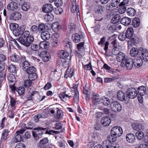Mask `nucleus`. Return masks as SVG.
I'll return each mask as SVG.
<instances>
[{
    "label": "nucleus",
    "mask_w": 148,
    "mask_h": 148,
    "mask_svg": "<svg viewBox=\"0 0 148 148\" xmlns=\"http://www.w3.org/2000/svg\"><path fill=\"white\" fill-rule=\"evenodd\" d=\"M36 71V69L33 66L30 67V66L29 67V69H27V71H25L27 73L29 74L30 73H34Z\"/></svg>",
    "instance_id": "nucleus-60"
},
{
    "label": "nucleus",
    "mask_w": 148,
    "mask_h": 148,
    "mask_svg": "<svg viewBox=\"0 0 148 148\" xmlns=\"http://www.w3.org/2000/svg\"><path fill=\"white\" fill-rule=\"evenodd\" d=\"M30 29L33 33H37L39 32L38 27L35 25L32 26Z\"/></svg>",
    "instance_id": "nucleus-58"
},
{
    "label": "nucleus",
    "mask_w": 148,
    "mask_h": 148,
    "mask_svg": "<svg viewBox=\"0 0 148 148\" xmlns=\"http://www.w3.org/2000/svg\"><path fill=\"white\" fill-rule=\"evenodd\" d=\"M10 29L13 30L14 32V30H17L18 28V25L16 23H12L10 25Z\"/></svg>",
    "instance_id": "nucleus-51"
},
{
    "label": "nucleus",
    "mask_w": 148,
    "mask_h": 148,
    "mask_svg": "<svg viewBox=\"0 0 148 148\" xmlns=\"http://www.w3.org/2000/svg\"><path fill=\"white\" fill-rule=\"evenodd\" d=\"M121 66L125 67L128 70L132 68L133 64L135 67L139 68L141 67L143 63L142 59L140 57L136 58L133 61L132 58H127L124 53H122L121 54Z\"/></svg>",
    "instance_id": "nucleus-1"
},
{
    "label": "nucleus",
    "mask_w": 148,
    "mask_h": 148,
    "mask_svg": "<svg viewBox=\"0 0 148 148\" xmlns=\"http://www.w3.org/2000/svg\"><path fill=\"white\" fill-rule=\"evenodd\" d=\"M133 128L135 130L139 131L142 129L141 125L138 123H133L132 124Z\"/></svg>",
    "instance_id": "nucleus-37"
},
{
    "label": "nucleus",
    "mask_w": 148,
    "mask_h": 148,
    "mask_svg": "<svg viewBox=\"0 0 148 148\" xmlns=\"http://www.w3.org/2000/svg\"><path fill=\"white\" fill-rule=\"evenodd\" d=\"M26 145L23 143H19L16 144L15 148H25Z\"/></svg>",
    "instance_id": "nucleus-64"
},
{
    "label": "nucleus",
    "mask_w": 148,
    "mask_h": 148,
    "mask_svg": "<svg viewBox=\"0 0 148 148\" xmlns=\"http://www.w3.org/2000/svg\"><path fill=\"white\" fill-rule=\"evenodd\" d=\"M72 39L74 42H78L80 41V36L77 33H74L73 34Z\"/></svg>",
    "instance_id": "nucleus-31"
},
{
    "label": "nucleus",
    "mask_w": 148,
    "mask_h": 148,
    "mask_svg": "<svg viewBox=\"0 0 148 148\" xmlns=\"http://www.w3.org/2000/svg\"><path fill=\"white\" fill-rule=\"evenodd\" d=\"M22 37L24 38H26L27 37H29L31 36H29V32L27 30L24 31L23 30V33L22 35Z\"/></svg>",
    "instance_id": "nucleus-59"
},
{
    "label": "nucleus",
    "mask_w": 148,
    "mask_h": 148,
    "mask_svg": "<svg viewBox=\"0 0 148 148\" xmlns=\"http://www.w3.org/2000/svg\"><path fill=\"white\" fill-rule=\"evenodd\" d=\"M111 122L110 118L108 116L103 117L101 119V123L104 126L109 125Z\"/></svg>",
    "instance_id": "nucleus-13"
},
{
    "label": "nucleus",
    "mask_w": 148,
    "mask_h": 148,
    "mask_svg": "<svg viewBox=\"0 0 148 148\" xmlns=\"http://www.w3.org/2000/svg\"><path fill=\"white\" fill-rule=\"evenodd\" d=\"M127 12L128 15L131 16H134L136 14V11L133 8H130L127 9Z\"/></svg>",
    "instance_id": "nucleus-35"
},
{
    "label": "nucleus",
    "mask_w": 148,
    "mask_h": 148,
    "mask_svg": "<svg viewBox=\"0 0 148 148\" xmlns=\"http://www.w3.org/2000/svg\"><path fill=\"white\" fill-rule=\"evenodd\" d=\"M128 2V0H123L121 2V14H123L126 11L127 4Z\"/></svg>",
    "instance_id": "nucleus-16"
},
{
    "label": "nucleus",
    "mask_w": 148,
    "mask_h": 148,
    "mask_svg": "<svg viewBox=\"0 0 148 148\" xmlns=\"http://www.w3.org/2000/svg\"><path fill=\"white\" fill-rule=\"evenodd\" d=\"M109 41L113 44L114 46L116 43V37L115 35H113L112 36L110 37L109 39Z\"/></svg>",
    "instance_id": "nucleus-49"
},
{
    "label": "nucleus",
    "mask_w": 148,
    "mask_h": 148,
    "mask_svg": "<svg viewBox=\"0 0 148 148\" xmlns=\"http://www.w3.org/2000/svg\"><path fill=\"white\" fill-rule=\"evenodd\" d=\"M32 84V82L29 79L25 80L24 83V86L26 87H29Z\"/></svg>",
    "instance_id": "nucleus-57"
},
{
    "label": "nucleus",
    "mask_w": 148,
    "mask_h": 148,
    "mask_svg": "<svg viewBox=\"0 0 148 148\" xmlns=\"http://www.w3.org/2000/svg\"><path fill=\"white\" fill-rule=\"evenodd\" d=\"M8 71L11 73H14L16 71V68L14 65L12 64L8 66Z\"/></svg>",
    "instance_id": "nucleus-47"
},
{
    "label": "nucleus",
    "mask_w": 148,
    "mask_h": 148,
    "mask_svg": "<svg viewBox=\"0 0 148 148\" xmlns=\"http://www.w3.org/2000/svg\"><path fill=\"white\" fill-rule=\"evenodd\" d=\"M131 21V19L126 17H123L121 19V23L125 26L128 25L130 23Z\"/></svg>",
    "instance_id": "nucleus-24"
},
{
    "label": "nucleus",
    "mask_w": 148,
    "mask_h": 148,
    "mask_svg": "<svg viewBox=\"0 0 148 148\" xmlns=\"http://www.w3.org/2000/svg\"><path fill=\"white\" fill-rule=\"evenodd\" d=\"M136 136L138 139L140 140L143 138L144 136V133L141 131H138L136 134Z\"/></svg>",
    "instance_id": "nucleus-41"
},
{
    "label": "nucleus",
    "mask_w": 148,
    "mask_h": 148,
    "mask_svg": "<svg viewBox=\"0 0 148 148\" xmlns=\"http://www.w3.org/2000/svg\"><path fill=\"white\" fill-rule=\"evenodd\" d=\"M53 7L50 4H46L43 5L42 8V11L45 12H49L53 10Z\"/></svg>",
    "instance_id": "nucleus-14"
},
{
    "label": "nucleus",
    "mask_w": 148,
    "mask_h": 148,
    "mask_svg": "<svg viewBox=\"0 0 148 148\" xmlns=\"http://www.w3.org/2000/svg\"><path fill=\"white\" fill-rule=\"evenodd\" d=\"M18 8L17 3L15 2H12L10 3L8 5L7 9L10 11H14L17 10Z\"/></svg>",
    "instance_id": "nucleus-10"
},
{
    "label": "nucleus",
    "mask_w": 148,
    "mask_h": 148,
    "mask_svg": "<svg viewBox=\"0 0 148 148\" xmlns=\"http://www.w3.org/2000/svg\"><path fill=\"white\" fill-rule=\"evenodd\" d=\"M51 27L53 30L55 32L57 31L60 27V24L57 22H56L52 23Z\"/></svg>",
    "instance_id": "nucleus-42"
},
{
    "label": "nucleus",
    "mask_w": 148,
    "mask_h": 148,
    "mask_svg": "<svg viewBox=\"0 0 148 148\" xmlns=\"http://www.w3.org/2000/svg\"><path fill=\"white\" fill-rule=\"evenodd\" d=\"M102 99L101 103H102L104 106H107L110 104V101L108 98L104 97H102Z\"/></svg>",
    "instance_id": "nucleus-36"
},
{
    "label": "nucleus",
    "mask_w": 148,
    "mask_h": 148,
    "mask_svg": "<svg viewBox=\"0 0 148 148\" xmlns=\"http://www.w3.org/2000/svg\"><path fill=\"white\" fill-rule=\"evenodd\" d=\"M71 60V56H69V58L63 59V63H62V66L66 67L68 66L69 62Z\"/></svg>",
    "instance_id": "nucleus-43"
},
{
    "label": "nucleus",
    "mask_w": 148,
    "mask_h": 148,
    "mask_svg": "<svg viewBox=\"0 0 148 148\" xmlns=\"http://www.w3.org/2000/svg\"><path fill=\"white\" fill-rule=\"evenodd\" d=\"M97 13L102 14L103 12V8L101 6H99L95 10Z\"/></svg>",
    "instance_id": "nucleus-63"
},
{
    "label": "nucleus",
    "mask_w": 148,
    "mask_h": 148,
    "mask_svg": "<svg viewBox=\"0 0 148 148\" xmlns=\"http://www.w3.org/2000/svg\"><path fill=\"white\" fill-rule=\"evenodd\" d=\"M34 40V38L32 36H30L26 38H20L18 39L19 42L26 47H29L32 43Z\"/></svg>",
    "instance_id": "nucleus-3"
},
{
    "label": "nucleus",
    "mask_w": 148,
    "mask_h": 148,
    "mask_svg": "<svg viewBox=\"0 0 148 148\" xmlns=\"http://www.w3.org/2000/svg\"><path fill=\"white\" fill-rule=\"evenodd\" d=\"M59 96L60 99L64 102H66L67 100H68L70 97H72V96H70L64 92L60 93L59 95Z\"/></svg>",
    "instance_id": "nucleus-17"
},
{
    "label": "nucleus",
    "mask_w": 148,
    "mask_h": 148,
    "mask_svg": "<svg viewBox=\"0 0 148 148\" xmlns=\"http://www.w3.org/2000/svg\"><path fill=\"white\" fill-rule=\"evenodd\" d=\"M120 21V16L119 14H117L115 15L111 20V22L113 23L116 24L118 23Z\"/></svg>",
    "instance_id": "nucleus-32"
},
{
    "label": "nucleus",
    "mask_w": 148,
    "mask_h": 148,
    "mask_svg": "<svg viewBox=\"0 0 148 148\" xmlns=\"http://www.w3.org/2000/svg\"><path fill=\"white\" fill-rule=\"evenodd\" d=\"M74 92L75 93L74 95L73 100L75 103H77L79 101V92L76 91Z\"/></svg>",
    "instance_id": "nucleus-54"
},
{
    "label": "nucleus",
    "mask_w": 148,
    "mask_h": 148,
    "mask_svg": "<svg viewBox=\"0 0 148 148\" xmlns=\"http://www.w3.org/2000/svg\"><path fill=\"white\" fill-rule=\"evenodd\" d=\"M45 128H44L40 127H36L34 128V130H36L35 132H33V135L34 137L36 138V139L40 138V136L43 134L42 130H44Z\"/></svg>",
    "instance_id": "nucleus-5"
},
{
    "label": "nucleus",
    "mask_w": 148,
    "mask_h": 148,
    "mask_svg": "<svg viewBox=\"0 0 148 148\" xmlns=\"http://www.w3.org/2000/svg\"><path fill=\"white\" fill-rule=\"evenodd\" d=\"M134 33L133 29L132 27L128 28L125 33L126 37L128 38H130L133 36Z\"/></svg>",
    "instance_id": "nucleus-20"
},
{
    "label": "nucleus",
    "mask_w": 148,
    "mask_h": 148,
    "mask_svg": "<svg viewBox=\"0 0 148 148\" xmlns=\"http://www.w3.org/2000/svg\"><path fill=\"white\" fill-rule=\"evenodd\" d=\"M38 92L36 91H34L32 93L29 94L27 95V97L28 100H32L33 97L35 94H38Z\"/></svg>",
    "instance_id": "nucleus-53"
},
{
    "label": "nucleus",
    "mask_w": 148,
    "mask_h": 148,
    "mask_svg": "<svg viewBox=\"0 0 148 148\" xmlns=\"http://www.w3.org/2000/svg\"><path fill=\"white\" fill-rule=\"evenodd\" d=\"M112 143L108 140L104 141L103 143V145L104 147L106 148H110Z\"/></svg>",
    "instance_id": "nucleus-50"
},
{
    "label": "nucleus",
    "mask_w": 148,
    "mask_h": 148,
    "mask_svg": "<svg viewBox=\"0 0 148 148\" xmlns=\"http://www.w3.org/2000/svg\"><path fill=\"white\" fill-rule=\"evenodd\" d=\"M58 75L59 73L57 71H52L50 74L49 79L51 80H56L59 78Z\"/></svg>",
    "instance_id": "nucleus-21"
},
{
    "label": "nucleus",
    "mask_w": 148,
    "mask_h": 148,
    "mask_svg": "<svg viewBox=\"0 0 148 148\" xmlns=\"http://www.w3.org/2000/svg\"><path fill=\"white\" fill-rule=\"evenodd\" d=\"M25 130L22 129L20 130L17 131L16 132V135L15 136L14 139V141L15 143L21 141L23 139V137L21 135L25 131Z\"/></svg>",
    "instance_id": "nucleus-6"
},
{
    "label": "nucleus",
    "mask_w": 148,
    "mask_h": 148,
    "mask_svg": "<svg viewBox=\"0 0 148 148\" xmlns=\"http://www.w3.org/2000/svg\"><path fill=\"white\" fill-rule=\"evenodd\" d=\"M126 138L127 141L130 143H132L135 140L134 135L131 133L127 134Z\"/></svg>",
    "instance_id": "nucleus-18"
},
{
    "label": "nucleus",
    "mask_w": 148,
    "mask_h": 148,
    "mask_svg": "<svg viewBox=\"0 0 148 148\" xmlns=\"http://www.w3.org/2000/svg\"><path fill=\"white\" fill-rule=\"evenodd\" d=\"M10 84L14 83L15 82L16 78L15 76L12 74H10L8 77Z\"/></svg>",
    "instance_id": "nucleus-40"
},
{
    "label": "nucleus",
    "mask_w": 148,
    "mask_h": 148,
    "mask_svg": "<svg viewBox=\"0 0 148 148\" xmlns=\"http://www.w3.org/2000/svg\"><path fill=\"white\" fill-rule=\"evenodd\" d=\"M127 96H125V94L123 92H121V95H122V98L121 100L122 101H124L125 103H127L129 102V99H133L135 98L137 95L138 92L136 89L133 88H128L126 92Z\"/></svg>",
    "instance_id": "nucleus-2"
},
{
    "label": "nucleus",
    "mask_w": 148,
    "mask_h": 148,
    "mask_svg": "<svg viewBox=\"0 0 148 148\" xmlns=\"http://www.w3.org/2000/svg\"><path fill=\"white\" fill-rule=\"evenodd\" d=\"M78 86L77 84H73L70 87L71 91L73 92H75L76 91H78L77 90Z\"/></svg>",
    "instance_id": "nucleus-55"
},
{
    "label": "nucleus",
    "mask_w": 148,
    "mask_h": 148,
    "mask_svg": "<svg viewBox=\"0 0 148 148\" xmlns=\"http://www.w3.org/2000/svg\"><path fill=\"white\" fill-rule=\"evenodd\" d=\"M49 45V42L44 41L40 43L39 47L42 49H47Z\"/></svg>",
    "instance_id": "nucleus-33"
},
{
    "label": "nucleus",
    "mask_w": 148,
    "mask_h": 148,
    "mask_svg": "<svg viewBox=\"0 0 148 148\" xmlns=\"http://www.w3.org/2000/svg\"><path fill=\"white\" fill-rule=\"evenodd\" d=\"M44 18L47 22L51 21L53 20L54 16L51 13H47L45 15Z\"/></svg>",
    "instance_id": "nucleus-34"
},
{
    "label": "nucleus",
    "mask_w": 148,
    "mask_h": 148,
    "mask_svg": "<svg viewBox=\"0 0 148 148\" xmlns=\"http://www.w3.org/2000/svg\"><path fill=\"white\" fill-rule=\"evenodd\" d=\"M138 42V40L134 38H131L128 41V47L129 49H130L134 45L137 44Z\"/></svg>",
    "instance_id": "nucleus-22"
},
{
    "label": "nucleus",
    "mask_w": 148,
    "mask_h": 148,
    "mask_svg": "<svg viewBox=\"0 0 148 148\" xmlns=\"http://www.w3.org/2000/svg\"><path fill=\"white\" fill-rule=\"evenodd\" d=\"M140 24V20L138 18H134L132 21V25L135 28L138 27Z\"/></svg>",
    "instance_id": "nucleus-27"
},
{
    "label": "nucleus",
    "mask_w": 148,
    "mask_h": 148,
    "mask_svg": "<svg viewBox=\"0 0 148 148\" xmlns=\"http://www.w3.org/2000/svg\"><path fill=\"white\" fill-rule=\"evenodd\" d=\"M139 54L141 55L145 61H148V51L145 49L140 47L139 49Z\"/></svg>",
    "instance_id": "nucleus-7"
},
{
    "label": "nucleus",
    "mask_w": 148,
    "mask_h": 148,
    "mask_svg": "<svg viewBox=\"0 0 148 148\" xmlns=\"http://www.w3.org/2000/svg\"><path fill=\"white\" fill-rule=\"evenodd\" d=\"M63 45L66 48H69L71 49L72 47L71 43L68 41V39H65L63 41Z\"/></svg>",
    "instance_id": "nucleus-39"
},
{
    "label": "nucleus",
    "mask_w": 148,
    "mask_h": 148,
    "mask_svg": "<svg viewBox=\"0 0 148 148\" xmlns=\"http://www.w3.org/2000/svg\"><path fill=\"white\" fill-rule=\"evenodd\" d=\"M91 99L94 105H97L101 103L102 99V97H100L99 94L95 92H93L92 94Z\"/></svg>",
    "instance_id": "nucleus-4"
},
{
    "label": "nucleus",
    "mask_w": 148,
    "mask_h": 148,
    "mask_svg": "<svg viewBox=\"0 0 148 148\" xmlns=\"http://www.w3.org/2000/svg\"><path fill=\"white\" fill-rule=\"evenodd\" d=\"M117 138L118 137L117 136H116L111 134L110 135H109L108 136L107 138L108 140L112 143L115 141Z\"/></svg>",
    "instance_id": "nucleus-46"
},
{
    "label": "nucleus",
    "mask_w": 148,
    "mask_h": 148,
    "mask_svg": "<svg viewBox=\"0 0 148 148\" xmlns=\"http://www.w3.org/2000/svg\"><path fill=\"white\" fill-rule=\"evenodd\" d=\"M77 48L79 51H82L84 49V42H80L77 45Z\"/></svg>",
    "instance_id": "nucleus-61"
},
{
    "label": "nucleus",
    "mask_w": 148,
    "mask_h": 148,
    "mask_svg": "<svg viewBox=\"0 0 148 148\" xmlns=\"http://www.w3.org/2000/svg\"><path fill=\"white\" fill-rule=\"evenodd\" d=\"M120 127L115 126L113 127L111 131V134L115 136H117L118 138L119 137V133L120 132Z\"/></svg>",
    "instance_id": "nucleus-15"
},
{
    "label": "nucleus",
    "mask_w": 148,
    "mask_h": 148,
    "mask_svg": "<svg viewBox=\"0 0 148 148\" xmlns=\"http://www.w3.org/2000/svg\"><path fill=\"white\" fill-rule=\"evenodd\" d=\"M19 58L18 56L13 55L11 56V60L13 62H17L19 60Z\"/></svg>",
    "instance_id": "nucleus-52"
},
{
    "label": "nucleus",
    "mask_w": 148,
    "mask_h": 148,
    "mask_svg": "<svg viewBox=\"0 0 148 148\" xmlns=\"http://www.w3.org/2000/svg\"><path fill=\"white\" fill-rule=\"evenodd\" d=\"M146 88L144 86H140L138 89V92L140 95H144L146 93Z\"/></svg>",
    "instance_id": "nucleus-26"
},
{
    "label": "nucleus",
    "mask_w": 148,
    "mask_h": 148,
    "mask_svg": "<svg viewBox=\"0 0 148 148\" xmlns=\"http://www.w3.org/2000/svg\"><path fill=\"white\" fill-rule=\"evenodd\" d=\"M139 54V49L135 47L132 48L130 51V54L132 57H135Z\"/></svg>",
    "instance_id": "nucleus-25"
},
{
    "label": "nucleus",
    "mask_w": 148,
    "mask_h": 148,
    "mask_svg": "<svg viewBox=\"0 0 148 148\" xmlns=\"http://www.w3.org/2000/svg\"><path fill=\"white\" fill-rule=\"evenodd\" d=\"M23 30V29L18 28L17 30H14L13 32L16 36H22Z\"/></svg>",
    "instance_id": "nucleus-38"
},
{
    "label": "nucleus",
    "mask_w": 148,
    "mask_h": 148,
    "mask_svg": "<svg viewBox=\"0 0 148 148\" xmlns=\"http://www.w3.org/2000/svg\"><path fill=\"white\" fill-rule=\"evenodd\" d=\"M120 0H112L111 3V5L112 7H115L119 4V6L116 7V10L119 11L120 8V3L119 4Z\"/></svg>",
    "instance_id": "nucleus-23"
},
{
    "label": "nucleus",
    "mask_w": 148,
    "mask_h": 148,
    "mask_svg": "<svg viewBox=\"0 0 148 148\" xmlns=\"http://www.w3.org/2000/svg\"><path fill=\"white\" fill-rule=\"evenodd\" d=\"M58 54V57L60 58L64 59L69 58V53L64 50H60Z\"/></svg>",
    "instance_id": "nucleus-9"
},
{
    "label": "nucleus",
    "mask_w": 148,
    "mask_h": 148,
    "mask_svg": "<svg viewBox=\"0 0 148 148\" xmlns=\"http://www.w3.org/2000/svg\"><path fill=\"white\" fill-rule=\"evenodd\" d=\"M52 127L56 130H59L62 128L61 124L59 123H56L53 125L52 126Z\"/></svg>",
    "instance_id": "nucleus-56"
},
{
    "label": "nucleus",
    "mask_w": 148,
    "mask_h": 148,
    "mask_svg": "<svg viewBox=\"0 0 148 148\" xmlns=\"http://www.w3.org/2000/svg\"><path fill=\"white\" fill-rule=\"evenodd\" d=\"M120 105L117 102H114L111 104V108L112 110L115 112H119L120 110Z\"/></svg>",
    "instance_id": "nucleus-11"
},
{
    "label": "nucleus",
    "mask_w": 148,
    "mask_h": 148,
    "mask_svg": "<svg viewBox=\"0 0 148 148\" xmlns=\"http://www.w3.org/2000/svg\"><path fill=\"white\" fill-rule=\"evenodd\" d=\"M57 36L58 34H54V35L52 36L53 38V37H56V39H53L54 41L51 44V45L53 47H56L59 45V42L57 38Z\"/></svg>",
    "instance_id": "nucleus-29"
},
{
    "label": "nucleus",
    "mask_w": 148,
    "mask_h": 148,
    "mask_svg": "<svg viewBox=\"0 0 148 148\" xmlns=\"http://www.w3.org/2000/svg\"><path fill=\"white\" fill-rule=\"evenodd\" d=\"M29 65L30 64L27 61H24L22 65L23 69L25 71H27V69H29Z\"/></svg>",
    "instance_id": "nucleus-44"
},
{
    "label": "nucleus",
    "mask_w": 148,
    "mask_h": 148,
    "mask_svg": "<svg viewBox=\"0 0 148 148\" xmlns=\"http://www.w3.org/2000/svg\"><path fill=\"white\" fill-rule=\"evenodd\" d=\"M21 16V15L20 13L15 12L11 14L10 18L12 20L16 21L20 19Z\"/></svg>",
    "instance_id": "nucleus-12"
},
{
    "label": "nucleus",
    "mask_w": 148,
    "mask_h": 148,
    "mask_svg": "<svg viewBox=\"0 0 148 148\" xmlns=\"http://www.w3.org/2000/svg\"><path fill=\"white\" fill-rule=\"evenodd\" d=\"M25 88L23 87H21L18 88L16 90L17 92L19 95H21L23 94L25 92Z\"/></svg>",
    "instance_id": "nucleus-62"
},
{
    "label": "nucleus",
    "mask_w": 148,
    "mask_h": 148,
    "mask_svg": "<svg viewBox=\"0 0 148 148\" xmlns=\"http://www.w3.org/2000/svg\"><path fill=\"white\" fill-rule=\"evenodd\" d=\"M9 131L8 130H5L3 131L1 137V140L2 141H5L7 138L8 135Z\"/></svg>",
    "instance_id": "nucleus-28"
},
{
    "label": "nucleus",
    "mask_w": 148,
    "mask_h": 148,
    "mask_svg": "<svg viewBox=\"0 0 148 148\" xmlns=\"http://www.w3.org/2000/svg\"><path fill=\"white\" fill-rule=\"evenodd\" d=\"M39 56L45 62L48 61L50 58L49 53L45 51L41 52L39 54Z\"/></svg>",
    "instance_id": "nucleus-8"
},
{
    "label": "nucleus",
    "mask_w": 148,
    "mask_h": 148,
    "mask_svg": "<svg viewBox=\"0 0 148 148\" xmlns=\"http://www.w3.org/2000/svg\"><path fill=\"white\" fill-rule=\"evenodd\" d=\"M64 76L65 78H67L68 77H71L73 75V71H71V69L68 68L66 69Z\"/></svg>",
    "instance_id": "nucleus-30"
},
{
    "label": "nucleus",
    "mask_w": 148,
    "mask_h": 148,
    "mask_svg": "<svg viewBox=\"0 0 148 148\" xmlns=\"http://www.w3.org/2000/svg\"><path fill=\"white\" fill-rule=\"evenodd\" d=\"M41 38L45 40L49 39L50 37V35L49 32L47 31L42 32L40 35Z\"/></svg>",
    "instance_id": "nucleus-19"
},
{
    "label": "nucleus",
    "mask_w": 148,
    "mask_h": 148,
    "mask_svg": "<svg viewBox=\"0 0 148 148\" xmlns=\"http://www.w3.org/2000/svg\"><path fill=\"white\" fill-rule=\"evenodd\" d=\"M37 77V75L34 73H32L29 74L28 78L31 81L36 79Z\"/></svg>",
    "instance_id": "nucleus-45"
},
{
    "label": "nucleus",
    "mask_w": 148,
    "mask_h": 148,
    "mask_svg": "<svg viewBox=\"0 0 148 148\" xmlns=\"http://www.w3.org/2000/svg\"><path fill=\"white\" fill-rule=\"evenodd\" d=\"M21 8L23 10L27 11L29 8V3L27 2H24L22 5Z\"/></svg>",
    "instance_id": "nucleus-48"
}]
</instances>
